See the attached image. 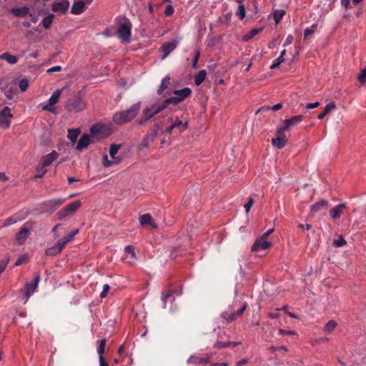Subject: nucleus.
Instances as JSON below:
<instances>
[{"instance_id":"f257e3e1","label":"nucleus","mask_w":366,"mask_h":366,"mask_svg":"<svg viewBox=\"0 0 366 366\" xmlns=\"http://www.w3.org/2000/svg\"><path fill=\"white\" fill-rule=\"evenodd\" d=\"M141 102L132 105L128 109L117 112L113 115V121L116 124L121 125L132 121L139 114Z\"/></svg>"},{"instance_id":"f03ea898","label":"nucleus","mask_w":366,"mask_h":366,"mask_svg":"<svg viewBox=\"0 0 366 366\" xmlns=\"http://www.w3.org/2000/svg\"><path fill=\"white\" fill-rule=\"evenodd\" d=\"M164 106H162V104H153L149 107H147L144 109L142 111V116L137 120V123L139 125H143L148 121H149L152 117H154L156 114L160 113L164 109Z\"/></svg>"},{"instance_id":"7ed1b4c3","label":"nucleus","mask_w":366,"mask_h":366,"mask_svg":"<svg viewBox=\"0 0 366 366\" xmlns=\"http://www.w3.org/2000/svg\"><path fill=\"white\" fill-rule=\"evenodd\" d=\"M132 23L127 18H124L117 29L118 37L123 42H129L131 39Z\"/></svg>"},{"instance_id":"20e7f679","label":"nucleus","mask_w":366,"mask_h":366,"mask_svg":"<svg viewBox=\"0 0 366 366\" xmlns=\"http://www.w3.org/2000/svg\"><path fill=\"white\" fill-rule=\"evenodd\" d=\"M237 302L228 307L227 310L221 314L223 319L227 321L232 322L235 320L237 317L242 316L243 312L247 308V304L244 303L237 311L234 310V307Z\"/></svg>"},{"instance_id":"39448f33","label":"nucleus","mask_w":366,"mask_h":366,"mask_svg":"<svg viewBox=\"0 0 366 366\" xmlns=\"http://www.w3.org/2000/svg\"><path fill=\"white\" fill-rule=\"evenodd\" d=\"M84 107L85 104L79 94L69 99L65 104L66 109L70 112L81 111Z\"/></svg>"},{"instance_id":"423d86ee","label":"nucleus","mask_w":366,"mask_h":366,"mask_svg":"<svg viewBox=\"0 0 366 366\" xmlns=\"http://www.w3.org/2000/svg\"><path fill=\"white\" fill-rule=\"evenodd\" d=\"M34 222H26L16 234L15 241L19 245L23 244L30 234V229L32 228Z\"/></svg>"},{"instance_id":"0eeeda50","label":"nucleus","mask_w":366,"mask_h":366,"mask_svg":"<svg viewBox=\"0 0 366 366\" xmlns=\"http://www.w3.org/2000/svg\"><path fill=\"white\" fill-rule=\"evenodd\" d=\"M167 122L175 129H178L179 132H183L187 129L189 126V121L187 119H184L183 117H168Z\"/></svg>"},{"instance_id":"6e6552de","label":"nucleus","mask_w":366,"mask_h":366,"mask_svg":"<svg viewBox=\"0 0 366 366\" xmlns=\"http://www.w3.org/2000/svg\"><path fill=\"white\" fill-rule=\"evenodd\" d=\"M81 205V202L80 200H76L73 202L72 203L68 204L62 209L59 211L57 213L58 219L61 220L66 217L68 215L74 213Z\"/></svg>"},{"instance_id":"1a4fd4ad","label":"nucleus","mask_w":366,"mask_h":366,"mask_svg":"<svg viewBox=\"0 0 366 366\" xmlns=\"http://www.w3.org/2000/svg\"><path fill=\"white\" fill-rule=\"evenodd\" d=\"M302 119H303L302 115H297V116L292 117L290 119H285L283 122L284 126L277 129V134H282L286 131H290L295 126L300 124L302 121Z\"/></svg>"},{"instance_id":"9d476101","label":"nucleus","mask_w":366,"mask_h":366,"mask_svg":"<svg viewBox=\"0 0 366 366\" xmlns=\"http://www.w3.org/2000/svg\"><path fill=\"white\" fill-rule=\"evenodd\" d=\"M14 115L11 113V109L9 107H5L0 111V127L4 129H7L10 127L11 121Z\"/></svg>"},{"instance_id":"9b49d317","label":"nucleus","mask_w":366,"mask_h":366,"mask_svg":"<svg viewBox=\"0 0 366 366\" xmlns=\"http://www.w3.org/2000/svg\"><path fill=\"white\" fill-rule=\"evenodd\" d=\"M62 93V89H56L52 94L50 98L49 99L48 102L45 104L42 105V109L49 111L51 113L55 112V109L54 108V106L58 102L60 96Z\"/></svg>"},{"instance_id":"f8f14e48","label":"nucleus","mask_w":366,"mask_h":366,"mask_svg":"<svg viewBox=\"0 0 366 366\" xmlns=\"http://www.w3.org/2000/svg\"><path fill=\"white\" fill-rule=\"evenodd\" d=\"M40 280V275L36 274L34 279L31 282H27L25 285V287L24 289V292L25 293L26 298L25 300V303L29 300V297L31 295L34 294L36 288L37 287L39 282Z\"/></svg>"},{"instance_id":"ddd939ff","label":"nucleus","mask_w":366,"mask_h":366,"mask_svg":"<svg viewBox=\"0 0 366 366\" xmlns=\"http://www.w3.org/2000/svg\"><path fill=\"white\" fill-rule=\"evenodd\" d=\"M272 246V243L262 237L258 238L252 245V249L254 252L266 250Z\"/></svg>"},{"instance_id":"4468645a","label":"nucleus","mask_w":366,"mask_h":366,"mask_svg":"<svg viewBox=\"0 0 366 366\" xmlns=\"http://www.w3.org/2000/svg\"><path fill=\"white\" fill-rule=\"evenodd\" d=\"M64 202L63 199H54L43 203L46 212H52Z\"/></svg>"},{"instance_id":"2eb2a0df","label":"nucleus","mask_w":366,"mask_h":366,"mask_svg":"<svg viewBox=\"0 0 366 366\" xmlns=\"http://www.w3.org/2000/svg\"><path fill=\"white\" fill-rule=\"evenodd\" d=\"M64 246V242L59 239L56 244L46 249L45 253L48 256H56L61 252Z\"/></svg>"},{"instance_id":"dca6fc26","label":"nucleus","mask_w":366,"mask_h":366,"mask_svg":"<svg viewBox=\"0 0 366 366\" xmlns=\"http://www.w3.org/2000/svg\"><path fill=\"white\" fill-rule=\"evenodd\" d=\"M69 6V1L62 0L61 1L54 2L51 6V9L54 12L65 13Z\"/></svg>"},{"instance_id":"f3484780","label":"nucleus","mask_w":366,"mask_h":366,"mask_svg":"<svg viewBox=\"0 0 366 366\" xmlns=\"http://www.w3.org/2000/svg\"><path fill=\"white\" fill-rule=\"evenodd\" d=\"M93 141L92 140V138L89 134H84L79 139L76 147V149L77 150L81 151L84 149H86L88 146Z\"/></svg>"},{"instance_id":"a211bd4d","label":"nucleus","mask_w":366,"mask_h":366,"mask_svg":"<svg viewBox=\"0 0 366 366\" xmlns=\"http://www.w3.org/2000/svg\"><path fill=\"white\" fill-rule=\"evenodd\" d=\"M177 46V41H169L163 44L161 47V50L164 53L162 59H165L173 50L176 49Z\"/></svg>"},{"instance_id":"6ab92c4d","label":"nucleus","mask_w":366,"mask_h":366,"mask_svg":"<svg viewBox=\"0 0 366 366\" xmlns=\"http://www.w3.org/2000/svg\"><path fill=\"white\" fill-rule=\"evenodd\" d=\"M345 207H346L345 203L340 204L334 207L330 211V217L334 219H339L340 217V216L342 215V214L343 213V211L345 209Z\"/></svg>"},{"instance_id":"aec40b11","label":"nucleus","mask_w":366,"mask_h":366,"mask_svg":"<svg viewBox=\"0 0 366 366\" xmlns=\"http://www.w3.org/2000/svg\"><path fill=\"white\" fill-rule=\"evenodd\" d=\"M287 143V139L284 133L277 134V137L272 139V144L273 146L277 147L278 149H282Z\"/></svg>"},{"instance_id":"412c9836","label":"nucleus","mask_w":366,"mask_h":366,"mask_svg":"<svg viewBox=\"0 0 366 366\" xmlns=\"http://www.w3.org/2000/svg\"><path fill=\"white\" fill-rule=\"evenodd\" d=\"M58 153L56 151H52L51 153L46 154L42 158V167L49 166L58 157Z\"/></svg>"},{"instance_id":"4be33fe9","label":"nucleus","mask_w":366,"mask_h":366,"mask_svg":"<svg viewBox=\"0 0 366 366\" xmlns=\"http://www.w3.org/2000/svg\"><path fill=\"white\" fill-rule=\"evenodd\" d=\"M139 222L142 226L149 225L152 228H156L157 226L154 222L152 216L149 214H145L139 217Z\"/></svg>"},{"instance_id":"5701e85b","label":"nucleus","mask_w":366,"mask_h":366,"mask_svg":"<svg viewBox=\"0 0 366 366\" xmlns=\"http://www.w3.org/2000/svg\"><path fill=\"white\" fill-rule=\"evenodd\" d=\"M120 144H112L109 149V155L111 158L113 159L114 164H117L120 162L121 158L116 157L115 155L117 154L119 149H120Z\"/></svg>"},{"instance_id":"b1692460","label":"nucleus","mask_w":366,"mask_h":366,"mask_svg":"<svg viewBox=\"0 0 366 366\" xmlns=\"http://www.w3.org/2000/svg\"><path fill=\"white\" fill-rule=\"evenodd\" d=\"M84 9L85 3L84 1H75L71 6V13L76 15L80 14L84 11Z\"/></svg>"},{"instance_id":"393cba45","label":"nucleus","mask_w":366,"mask_h":366,"mask_svg":"<svg viewBox=\"0 0 366 366\" xmlns=\"http://www.w3.org/2000/svg\"><path fill=\"white\" fill-rule=\"evenodd\" d=\"M173 93L174 95L179 97V99L182 102L191 95L192 90L188 87H185L179 90H174Z\"/></svg>"},{"instance_id":"a878e982","label":"nucleus","mask_w":366,"mask_h":366,"mask_svg":"<svg viewBox=\"0 0 366 366\" xmlns=\"http://www.w3.org/2000/svg\"><path fill=\"white\" fill-rule=\"evenodd\" d=\"M11 12L16 17H24L29 12V8L27 6L20 8H13Z\"/></svg>"},{"instance_id":"bb28decb","label":"nucleus","mask_w":366,"mask_h":366,"mask_svg":"<svg viewBox=\"0 0 366 366\" xmlns=\"http://www.w3.org/2000/svg\"><path fill=\"white\" fill-rule=\"evenodd\" d=\"M0 59L5 60L10 64H15L18 61V58L9 54V52H4L0 55Z\"/></svg>"},{"instance_id":"cd10ccee","label":"nucleus","mask_w":366,"mask_h":366,"mask_svg":"<svg viewBox=\"0 0 366 366\" xmlns=\"http://www.w3.org/2000/svg\"><path fill=\"white\" fill-rule=\"evenodd\" d=\"M187 362L192 364H200L209 362V357H200L195 355H192L189 357Z\"/></svg>"},{"instance_id":"c85d7f7f","label":"nucleus","mask_w":366,"mask_h":366,"mask_svg":"<svg viewBox=\"0 0 366 366\" xmlns=\"http://www.w3.org/2000/svg\"><path fill=\"white\" fill-rule=\"evenodd\" d=\"M328 206V202L325 199H322L311 207V212L316 213L319 212L322 208L327 207Z\"/></svg>"},{"instance_id":"c756f323","label":"nucleus","mask_w":366,"mask_h":366,"mask_svg":"<svg viewBox=\"0 0 366 366\" xmlns=\"http://www.w3.org/2000/svg\"><path fill=\"white\" fill-rule=\"evenodd\" d=\"M207 71L201 70L194 75V83L196 85L199 86L205 79Z\"/></svg>"},{"instance_id":"7c9ffc66","label":"nucleus","mask_w":366,"mask_h":366,"mask_svg":"<svg viewBox=\"0 0 366 366\" xmlns=\"http://www.w3.org/2000/svg\"><path fill=\"white\" fill-rule=\"evenodd\" d=\"M336 108V104L334 102H330L327 104L323 112L320 113L318 115L319 119H322L329 112H330L332 110L335 109Z\"/></svg>"},{"instance_id":"2f4dec72","label":"nucleus","mask_w":366,"mask_h":366,"mask_svg":"<svg viewBox=\"0 0 366 366\" xmlns=\"http://www.w3.org/2000/svg\"><path fill=\"white\" fill-rule=\"evenodd\" d=\"M54 19V15L53 14H48L41 21L42 25L45 29H49L53 20Z\"/></svg>"},{"instance_id":"473e14b6","label":"nucleus","mask_w":366,"mask_h":366,"mask_svg":"<svg viewBox=\"0 0 366 366\" xmlns=\"http://www.w3.org/2000/svg\"><path fill=\"white\" fill-rule=\"evenodd\" d=\"M181 99H179V97H178L177 96L175 95V97H170V98H168L167 99H166L163 103H162V106H164V109H165L169 104H179V102H181Z\"/></svg>"},{"instance_id":"72a5a7b5","label":"nucleus","mask_w":366,"mask_h":366,"mask_svg":"<svg viewBox=\"0 0 366 366\" xmlns=\"http://www.w3.org/2000/svg\"><path fill=\"white\" fill-rule=\"evenodd\" d=\"M79 134H80L79 129H69L68 130L67 137L69 139H70L71 142H76Z\"/></svg>"},{"instance_id":"f704fd0d","label":"nucleus","mask_w":366,"mask_h":366,"mask_svg":"<svg viewBox=\"0 0 366 366\" xmlns=\"http://www.w3.org/2000/svg\"><path fill=\"white\" fill-rule=\"evenodd\" d=\"M170 84V78L169 76H165L162 79L161 84L159 86V88L157 91V93L159 94H162Z\"/></svg>"},{"instance_id":"c9c22d12","label":"nucleus","mask_w":366,"mask_h":366,"mask_svg":"<svg viewBox=\"0 0 366 366\" xmlns=\"http://www.w3.org/2000/svg\"><path fill=\"white\" fill-rule=\"evenodd\" d=\"M162 300L164 304V307H166V302L167 300L172 301L174 300V297H172V293L171 291H165L162 294Z\"/></svg>"},{"instance_id":"e433bc0d","label":"nucleus","mask_w":366,"mask_h":366,"mask_svg":"<svg viewBox=\"0 0 366 366\" xmlns=\"http://www.w3.org/2000/svg\"><path fill=\"white\" fill-rule=\"evenodd\" d=\"M337 326V322L335 320H330L324 327V330L327 333H331Z\"/></svg>"},{"instance_id":"4c0bfd02","label":"nucleus","mask_w":366,"mask_h":366,"mask_svg":"<svg viewBox=\"0 0 366 366\" xmlns=\"http://www.w3.org/2000/svg\"><path fill=\"white\" fill-rule=\"evenodd\" d=\"M78 232H79V229H74V230H72V231L71 232V233H70L69 235H67V236H66V237H63V238H61V239H61V240L64 242V244L66 245L68 242H69L70 241H71V240L74 239V236H75Z\"/></svg>"},{"instance_id":"58836bf2","label":"nucleus","mask_w":366,"mask_h":366,"mask_svg":"<svg viewBox=\"0 0 366 366\" xmlns=\"http://www.w3.org/2000/svg\"><path fill=\"white\" fill-rule=\"evenodd\" d=\"M98 342L99 343V345L98 347L97 352L99 354V358L104 357L103 354L104 352V348H105V345H106V340L103 339V340L99 341Z\"/></svg>"},{"instance_id":"ea45409f","label":"nucleus","mask_w":366,"mask_h":366,"mask_svg":"<svg viewBox=\"0 0 366 366\" xmlns=\"http://www.w3.org/2000/svg\"><path fill=\"white\" fill-rule=\"evenodd\" d=\"M153 140H154L153 135H146L140 144L141 148L147 147L149 146V142Z\"/></svg>"},{"instance_id":"a19ab883","label":"nucleus","mask_w":366,"mask_h":366,"mask_svg":"<svg viewBox=\"0 0 366 366\" xmlns=\"http://www.w3.org/2000/svg\"><path fill=\"white\" fill-rule=\"evenodd\" d=\"M103 129H104L103 126H101L99 124H94L90 129V134H92V136H95V135L99 134L102 131Z\"/></svg>"},{"instance_id":"79ce46f5","label":"nucleus","mask_w":366,"mask_h":366,"mask_svg":"<svg viewBox=\"0 0 366 366\" xmlns=\"http://www.w3.org/2000/svg\"><path fill=\"white\" fill-rule=\"evenodd\" d=\"M261 31H262L261 29H254L251 30L247 34H246L244 36V39L245 41L251 39L253 37H254L257 34H258Z\"/></svg>"},{"instance_id":"37998d69","label":"nucleus","mask_w":366,"mask_h":366,"mask_svg":"<svg viewBox=\"0 0 366 366\" xmlns=\"http://www.w3.org/2000/svg\"><path fill=\"white\" fill-rule=\"evenodd\" d=\"M237 16H239L240 19H243L246 15V9L243 4H239L238 7V10L236 13Z\"/></svg>"},{"instance_id":"c03bdc74","label":"nucleus","mask_w":366,"mask_h":366,"mask_svg":"<svg viewBox=\"0 0 366 366\" xmlns=\"http://www.w3.org/2000/svg\"><path fill=\"white\" fill-rule=\"evenodd\" d=\"M285 14V12L284 10L275 11V12L274 13V19L277 24H278L280 21Z\"/></svg>"},{"instance_id":"a18cd8bd","label":"nucleus","mask_w":366,"mask_h":366,"mask_svg":"<svg viewBox=\"0 0 366 366\" xmlns=\"http://www.w3.org/2000/svg\"><path fill=\"white\" fill-rule=\"evenodd\" d=\"M346 241L342 236H340L338 239L333 241V244L337 247H341L346 244Z\"/></svg>"},{"instance_id":"49530a36","label":"nucleus","mask_w":366,"mask_h":366,"mask_svg":"<svg viewBox=\"0 0 366 366\" xmlns=\"http://www.w3.org/2000/svg\"><path fill=\"white\" fill-rule=\"evenodd\" d=\"M19 89L21 92H25L29 87V81L26 79H22L19 83Z\"/></svg>"},{"instance_id":"de8ad7c7","label":"nucleus","mask_w":366,"mask_h":366,"mask_svg":"<svg viewBox=\"0 0 366 366\" xmlns=\"http://www.w3.org/2000/svg\"><path fill=\"white\" fill-rule=\"evenodd\" d=\"M231 345H232V342H229V341H227V342L217 341L215 342L214 347L218 349H221V348L229 347V346H231Z\"/></svg>"},{"instance_id":"09e8293b","label":"nucleus","mask_w":366,"mask_h":366,"mask_svg":"<svg viewBox=\"0 0 366 366\" xmlns=\"http://www.w3.org/2000/svg\"><path fill=\"white\" fill-rule=\"evenodd\" d=\"M124 251L126 253L130 254L131 257L133 259H137L136 253H135L134 249L132 245L126 246L124 248Z\"/></svg>"},{"instance_id":"8fccbe9b","label":"nucleus","mask_w":366,"mask_h":366,"mask_svg":"<svg viewBox=\"0 0 366 366\" xmlns=\"http://www.w3.org/2000/svg\"><path fill=\"white\" fill-rule=\"evenodd\" d=\"M357 79L361 84L366 83V67L361 70Z\"/></svg>"},{"instance_id":"3c124183","label":"nucleus","mask_w":366,"mask_h":366,"mask_svg":"<svg viewBox=\"0 0 366 366\" xmlns=\"http://www.w3.org/2000/svg\"><path fill=\"white\" fill-rule=\"evenodd\" d=\"M317 27V24H313L310 27L307 28L304 32L305 36L307 37V36H310V34H313L315 31Z\"/></svg>"},{"instance_id":"603ef678","label":"nucleus","mask_w":366,"mask_h":366,"mask_svg":"<svg viewBox=\"0 0 366 366\" xmlns=\"http://www.w3.org/2000/svg\"><path fill=\"white\" fill-rule=\"evenodd\" d=\"M285 61V58L278 57L277 59L274 60L273 64L270 66L271 69H274L277 68L282 62Z\"/></svg>"},{"instance_id":"864d4df0","label":"nucleus","mask_w":366,"mask_h":366,"mask_svg":"<svg viewBox=\"0 0 366 366\" xmlns=\"http://www.w3.org/2000/svg\"><path fill=\"white\" fill-rule=\"evenodd\" d=\"M110 289V287L108 284H105L104 286H103V290L100 294V297L101 298H104L107 297L108 292H109V290Z\"/></svg>"},{"instance_id":"5fc2aeb1","label":"nucleus","mask_w":366,"mask_h":366,"mask_svg":"<svg viewBox=\"0 0 366 366\" xmlns=\"http://www.w3.org/2000/svg\"><path fill=\"white\" fill-rule=\"evenodd\" d=\"M102 163L105 167H108L114 164L113 160L112 161L109 160L108 158V156L107 154H105L103 157V162Z\"/></svg>"},{"instance_id":"6e6d98bb","label":"nucleus","mask_w":366,"mask_h":366,"mask_svg":"<svg viewBox=\"0 0 366 366\" xmlns=\"http://www.w3.org/2000/svg\"><path fill=\"white\" fill-rule=\"evenodd\" d=\"M9 262V259H4L0 260V274L5 269Z\"/></svg>"},{"instance_id":"4d7b16f0","label":"nucleus","mask_w":366,"mask_h":366,"mask_svg":"<svg viewBox=\"0 0 366 366\" xmlns=\"http://www.w3.org/2000/svg\"><path fill=\"white\" fill-rule=\"evenodd\" d=\"M44 167H42V165L41 167H38L36 168V170L39 172V174H36L34 176L35 178H41L43 177V175L46 173V170H44L43 168Z\"/></svg>"},{"instance_id":"13d9d810","label":"nucleus","mask_w":366,"mask_h":366,"mask_svg":"<svg viewBox=\"0 0 366 366\" xmlns=\"http://www.w3.org/2000/svg\"><path fill=\"white\" fill-rule=\"evenodd\" d=\"M174 11V9L173 6L171 4H169L165 8L164 14L167 16H171L173 14Z\"/></svg>"},{"instance_id":"bf43d9fd","label":"nucleus","mask_w":366,"mask_h":366,"mask_svg":"<svg viewBox=\"0 0 366 366\" xmlns=\"http://www.w3.org/2000/svg\"><path fill=\"white\" fill-rule=\"evenodd\" d=\"M39 14H40V11L31 13L30 14L31 21L33 23H36L39 20Z\"/></svg>"},{"instance_id":"052dcab7","label":"nucleus","mask_w":366,"mask_h":366,"mask_svg":"<svg viewBox=\"0 0 366 366\" xmlns=\"http://www.w3.org/2000/svg\"><path fill=\"white\" fill-rule=\"evenodd\" d=\"M16 222V221L15 219H14L12 217H9L4 220V222L3 223V227H7V226L13 224Z\"/></svg>"},{"instance_id":"680f3d73","label":"nucleus","mask_w":366,"mask_h":366,"mask_svg":"<svg viewBox=\"0 0 366 366\" xmlns=\"http://www.w3.org/2000/svg\"><path fill=\"white\" fill-rule=\"evenodd\" d=\"M14 92L12 89H5L4 94L9 99H11L14 97Z\"/></svg>"},{"instance_id":"e2e57ef3","label":"nucleus","mask_w":366,"mask_h":366,"mask_svg":"<svg viewBox=\"0 0 366 366\" xmlns=\"http://www.w3.org/2000/svg\"><path fill=\"white\" fill-rule=\"evenodd\" d=\"M254 203L252 198H250L247 204H244V209L247 213H248Z\"/></svg>"},{"instance_id":"0e129e2a","label":"nucleus","mask_w":366,"mask_h":366,"mask_svg":"<svg viewBox=\"0 0 366 366\" xmlns=\"http://www.w3.org/2000/svg\"><path fill=\"white\" fill-rule=\"evenodd\" d=\"M279 333L283 335H295V332L292 330H285L282 329L279 330Z\"/></svg>"},{"instance_id":"69168bd1","label":"nucleus","mask_w":366,"mask_h":366,"mask_svg":"<svg viewBox=\"0 0 366 366\" xmlns=\"http://www.w3.org/2000/svg\"><path fill=\"white\" fill-rule=\"evenodd\" d=\"M292 41H293V36H292V35L290 34L287 36L285 43L284 44L283 46L285 47V46L291 44Z\"/></svg>"},{"instance_id":"338daca9","label":"nucleus","mask_w":366,"mask_h":366,"mask_svg":"<svg viewBox=\"0 0 366 366\" xmlns=\"http://www.w3.org/2000/svg\"><path fill=\"white\" fill-rule=\"evenodd\" d=\"M320 105V103L318 102H314V103H308L306 104V109H314Z\"/></svg>"},{"instance_id":"774afa93","label":"nucleus","mask_w":366,"mask_h":366,"mask_svg":"<svg viewBox=\"0 0 366 366\" xmlns=\"http://www.w3.org/2000/svg\"><path fill=\"white\" fill-rule=\"evenodd\" d=\"M274 229L272 228V229H269L268 231H267L266 232H264L262 236L261 237H262L263 239H266L267 240V238L268 237L274 232Z\"/></svg>"}]
</instances>
